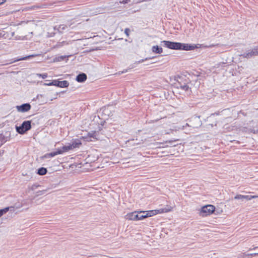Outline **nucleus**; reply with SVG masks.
Here are the masks:
<instances>
[{
    "label": "nucleus",
    "mask_w": 258,
    "mask_h": 258,
    "mask_svg": "<svg viewBox=\"0 0 258 258\" xmlns=\"http://www.w3.org/2000/svg\"><path fill=\"white\" fill-rule=\"evenodd\" d=\"M38 76L41 77L43 79H45L47 77V74L46 73L42 74H37Z\"/></svg>",
    "instance_id": "393cba45"
},
{
    "label": "nucleus",
    "mask_w": 258,
    "mask_h": 258,
    "mask_svg": "<svg viewBox=\"0 0 258 258\" xmlns=\"http://www.w3.org/2000/svg\"><path fill=\"white\" fill-rule=\"evenodd\" d=\"M72 147L70 146V144L67 146H63L61 149H58V151L61 152V154L68 152L70 150H71Z\"/></svg>",
    "instance_id": "ddd939ff"
},
{
    "label": "nucleus",
    "mask_w": 258,
    "mask_h": 258,
    "mask_svg": "<svg viewBox=\"0 0 258 258\" xmlns=\"http://www.w3.org/2000/svg\"><path fill=\"white\" fill-rule=\"evenodd\" d=\"M6 0H0V5L4 4Z\"/></svg>",
    "instance_id": "c85d7f7f"
},
{
    "label": "nucleus",
    "mask_w": 258,
    "mask_h": 258,
    "mask_svg": "<svg viewBox=\"0 0 258 258\" xmlns=\"http://www.w3.org/2000/svg\"><path fill=\"white\" fill-rule=\"evenodd\" d=\"M66 57L67 56L66 55H64V56H63V55L59 56H58L57 57H55V60L56 61H60L63 60L66 58Z\"/></svg>",
    "instance_id": "aec40b11"
},
{
    "label": "nucleus",
    "mask_w": 258,
    "mask_h": 258,
    "mask_svg": "<svg viewBox=\"0 0 258 258\" xmlns=\"http://www.w3.org/2000/svg\"><path fill=\"white\" fill-rule=\"evenodd\" d=\"M173 141H167L166 143H169L171 144Z\"/></svg>",
    "instance_id": "c756f323"
},
{
    "label": "nucleus",
    "mask_w": 258,
    "mask_h": 258,
    "mask_svg": "<svg viewBox=\"0 0 258 258\" xmlns=\"http://www.w3.org/2000/svg\"><path fill=\"white\" fill-rule=\"evenodd\" d=\"M148 59V58H146L145 59H141V60L139 61V63L143 62L145 60H147Z\"/></svg>",
    "instance_id": "cd10ccee"
},
{
    "label": "nucleus",
    "mask_w": 258,
    "mask_h": 258,
    "mask_svg": "<svg viewBox=\"0 0 258 258\" xmlns=\"http://www.w3.org/2000/svg\"><path fill=\"white\" fill-rule=\"evenodd\" d=\"M45 85L46 86H52V85L54 86V84H52V81L49 83H47V84L45 83Z\"/></svg>",
    "instance_id": "bb28decb"
},
{
    "label": "nucleus",
    "mask_w": 258,
    "mask_h": 258,
    "mask_svg": "<svg viewBox=\"0 0 258 258\" xmlns=\"http://www.w3.org/2000/svg\"><path fill=\"white\" fill-rule=\"evenodd\" d=\"M61 154V152L58 151V149L55 152H52L50 153H47L44 155L45 158H51L57 155Z\"/></svg>",
    "instance_id": "9b49d317"
},
{
    "label": "nucleus",
    "mask_w": 258,
    "mask_h": 258,
    "mask_svg": "<svg viewBox=\"0 0 258 258\" xmlns=\"http://www.w3.org/2000/svg\"><path fill=\"white\" fill-rule=\"evenodd\" d=\"M67 44L68 43H67L66 41H62L61 42H58L54 46L55 48H59L63 46L64 44Z\"/></svg>",
    "instance_id": "412c9836"
},
{
    "label": "nucleus",
    "mask_w": 258,
    "mask_h": 258,
    "mask_svg": "<svg viewBox=\"0 0 258 258\" xmlns=\"http://www.w3.org/2000/svg\"><path fill=\"white\" fill-rule=\"evenodd\" d=\"M243 196V195H237L236 196L234 197V199L235 200H241L242 201H243L244 198H240L239 197Z\"/></svg>",
    "instance_id": "4be33fe9"
},
{
    "label": "nucleus",
    "mask_w": 258,
    "mask_h": 258,
    "mask_svg": "<svg viewBox=\"0 0 258 258\" xmlns=\"http://www.w3.org/2000/svg\"><path fill=\"white\" fill-rule=\"evenodd\" d=\"M33 56H34L33 55H30L29 56L21 58L19 59L18 60H26V59H27L28 58H30V57H33Z\"/></svg>",
    "instance_id": "5701e85b"
},
{
    "label": "nucleus",
    "mask_w": 258,
    "mask_h": 258,
    "mask_svg": "<svg viewBox=\"0 0 258 258\" xmlns=\"http://www.w3.org/2000/svg\"><path fill=\"white\" fill-rule=\"evenodd\" d=\"M56 98H57V97H55L53 98V99H50V100H51V101H52V100H53V99H56Z\"/></svg>",
    "instance_id": "f704fd0d"
},
{
    "label": "nucleus",
    "mask_w": 258,
    "mask_h": 258,
    "mask_svg": "<svg viewBox=\"0 0 258 258\" xmlns=\"http://www.w3.org/2000/svg\"><path fill=\"white\" fill-rule=\"evenodd\" d=\"M47 170L44 167H41L37 170V174L40 175H44L47 173Z\"/></svg>",
    "instance_id": "4468645a"
},
{
    "label": "nucleus",
    "mask_w": 258,
    "mask_h": 258,
    "mask_svg": "<svg viewBox=\"0 0 258 258\" xmlns=\"http://www.w3.org/2000/svg\"><path fill=\"white\" fill-rule=\"evenodd\" d=\"M90 135V137H93V134H91L90 133L89 134Z\"/></svg>",
    "instance_id": "473e14b6"
},
{
    "label": "nucleus",
    "mask_w": 258,
    "mask_h": 258,
    "mask_svg": "<svg viewBox=\"0 0 258 258\" xmlns=\"http://www.w3.org/2000/svg\"><path fill=\"white\" fill-rule=\"evenodd\" d=\"M52 84H54V86L60 88L68 87L69 85V83L67 81H59L57 80H52Z\"/></svg>",
    "instance_id": "423d86ee"
},
{
    "label": "nucleus",
    "mask_w": 258,
    "mask_h": 258,
    "mask_svg": "<svg viewBox=\"0 0 258 258\" xmlns=\"http://www.w3.org/2000/svg\"><path fill=\"white\" fill-rule=\"evenodd\" d=\"M38 186L37 185H33L32 186V189H35V188H36Z\"/></svg>",
    "instance_id": "7c9ffc66"
},
{
    "label": "nucleus",
    "mask_w": 258,
    "mask_h": 258,
    "mask_svg": "<svg viewBox=\"0 0 258 258\" xmlns=\"http://www.w3.org/2000/svg\"><path fill=\"white\" fill-rule=\"evenodd\" d=\"M130 29L129 28H125L124 30V33L126 34V36H128L130 35Z\"/></svg>",
    "instance_id": "b1692460"
},
{
    "label": "nucleus",
    "mask_w": 258,
    "mask_h": 258,
    "mask_svg": "<svg viewBox=\"0 0 258 258\" xmlns=\"http://www.w3.org/2000/svg\"><path fill=\"white\" fill-rule=\"evenodd\" d=\"M215 210V207L211 205H208L203 207L200 212V216L206 217L212 214Z\"/></svg>",
    "instance_id": "7ed1b4c3"
},
{
    "label": "nucleus",
    "mask_w": 258,
    "mask_h": 258,
    "mask_svg": "<svg viewBox=\"0 0 258 258\" xmlns=\"http://www.w3.org/2000/svg\"><path fill=\"white\" fill-rule=\"evenodd\" d=\"M87 78V75L85 73H81L76 77V81L80 83L84 82Z\"/></svg>",
    "instance_id": "1a4fd4ad"
},
{
    "label": "nucleus",
    "mask_w": 258,
    "mask_h": 258,
    "mask_svg": "<svg viewBox=\"0 0 258 258\" xmlns=\"http://www.w3.org/2000/svg\"><path fill=\"white\" fill-rule=\"evenodd\" d=\"M177 85V88H180L184 91H187L189 89L188 86H187L185 83L182 84L181 83L178 82Z\"/></svg>",
    "instance_id": "f3484780"
},
{
    "label": "nucleus",
    "mask_w": 258,
    "mask_h": 258,
    "mask_svg": "<svg viewBox=\"0 0 258 258\" xmlns=\"http://www.w3.org/2000/svg\"><path fill=\"white\" fill-rule=\"evenodd\" d=\"M257 248H258V246H256V247H253L252 248V249L255 250V249H257ZM250 250H252V249H250Z\"/></svg>",
    "instance_id": "2f4dec72"
},
{
    "label": "nucleus",
    "mask_w": 258,
    "mask_h": 258,
    "mask_svg": "<svg viewBox=\"0 0 258 258\" xmlns=\"http://www.w3.org/2000/svg\"><path fill=\"white\" fill-rule=\"evenodd\" d=\"M172 208L171 207L167 206L164 209H161L158 210H151L146 211V215H147V217H150L154 215H156L158 213H161L162 212H168L171 210Z\"/></svg>",
    "instance_id": "20e7f679"
},
{
    "label": "nucleus",
    "mask_w": 258,
    "mask_h": 258,
    "mask_svg": "<svg viewBox=\"0 0 258 258\" xmlns=\"http://www.w3.org/2000/svg\"><path fill=\"white\" fill-rule=\"evenodd\" d=\"M139 220H142L145 218H147V215H146V211H138Z\"/></svg>",
    "instance_id": "dca6fc26"
},
{
    "label": "nucleus",
    "mask_w": 258,
    "mask_h": 258,
    "mask_svg": "<svg viewBox=\"0 0 258 258\" xmlns=\"http://www.w3.org/2000/svg\"><path fill=\"white\" fill-rule=\"evenodd\" d=\"M82 144L80 141L77 140L73 141L72 144H70L72 147V149H74L76 148H78Z\"/></svg>",
    "instance_id": "f8f14e48"
},
{
    "label": "nucleus",
    "mask_w": 258,
    "mask_h": 258,
    "mask_svg": "<svg viewBox=\"0 0 258 258\" xmlns=\"http://www.w3.org/2000/svg\"><path fill=\"white\" fill-rule=\"evenodd\" d=\"M240 198H244V199L247 200V201H249V200H251L252 199H255V198H257L258 197L257 196H241V197H239Z\"/></svg>",
    "instance_id": "6ab92c4d"
},
{
    "label": "nucleus",
    "mask_w": 258,
    "mask_h": 258,
    "mask_svg": "<svg viewBox=\"0 0 258 258\" xmlns=\"http://www.w3.org/2000/svg\"><path fill=\"white\" fill-rule=\"evenodd\" d=\"M14 207L13 206L10 207H6L3 209L0 210V217H1L4 214L7 213L9 210H13Z\"/></svg>",
    "instance_id": "2eb2a0df"
},
{
    "label": "nucleus",
    "mask_w": 258,
    "mask_h": 258,
    "mask_svg": "<svg viewBox=\"0 0 258 258\" xmlns=\"http://www.w3.org/2000/svg\"><path fill=\"white\" fill-rule=\"evenodd\" d=\"M127 72V71H126V70H125V71H122V73H125V72Z\"/></svg>",
    "instance_id": "c9c22d12"
},
{
    "label": "nucleus",
    "mask_w": 258,
    "mask_h": 258,
    "mask_svg": "<svg viewBox=\"0 0 258 258\" xmlns=\"http://www.w3.org/2000/svg\"><path fill=\"white\" fill-rule=\"evenodd\" d=\"M131 0H122V1H120V3L121 4H125L128 3Z\"/></svg>",
    "instance_id": "a878e982"
},
{
    "label": "nucleus",
    "mask_w": 258,
    "mask_h": 258,
    "mask_svg": "<svg viewBox=\"0 0 258 258\" xmlns=\"http://www.w3.org/2000/svg\"><path fill=\"white\" fill-rule=\"evenodd\" d=\"M138 211L130 213L125 216V218L128 220L138 221L139 220V217Z\"/></svg>",
    "instance_id": "0eeeda50"
},
{
    "label": "nucleus",
    "mask_w": 258,
    "mask_h": 258,
    "mask_svg": "<svg viewBox=\"0 0 258 258\" xmlns=\"http://www.w3.org/2000/svg\"><path fill=\"white\" fill-rule=\"evenodd\" d=\"M251 255H258V253H255L253 254H251Z\"/></svg>",
    "instance_id": "72a5a7b5"
},
{
    "label": "nucleus",
    "mask_w": 258,
    "mask_h": 258,
    "mask_svg": "<svg viewBox=\"0 0 258 258\" xmlns=\"http://www.w3.org/2000/svg\"><path fill=\"white\" fill-rule=\"evenodd\" d=\"M161 43H163L164 46L168 48L174 50H191L199 47L195 44L182 43L166 40L161 41Z\"/></svg>",
    "instance_id": "f257e3e1"
},
{
    "label": "nucleus",
    "mask_w": 258,
    "mask_h": 258,
    "mask_svg": "<svg viewBox=\"0 0 258 258\" xmlns=\"http://www.w3.org/2000/svg\"><path fill=\"white\" fill-rule=\"evenodd\" d=\"M137 139H131V140H128L127 142H126V144H128L129 145H131V146H135V145H139L140 144V143L139 142H137Z\"/></svg>",
    "instance_id": "a211bd4d"
},
{
    "label": "nucleus",
    "mask_w": 258,
    "mask_h": 258,
    "mask_svg": "<svg viewBox=\"0 0 258 258\" xmlns=\"http://www.w3.org/2000/svg\"><path fill=\"white\" fill-rule=\"evenodd\" d=\"M43 191H40L39 192H42Z\"/></svg>",
    "instance_id": "e433bc0d"
},
{
    "label": "nucleus",
    "mask_w": 258,
    "mask_h": 258,
    "mask_svg": "<svg viewBox=\"0 0 258 258\" xmlns=\"http://www.w3.org/2000/svg\"><path fill=\"white\" fill-rule=\"evenodd\" d=\"M31 105L29 103H24L20 106H17V111L21 112H25L31 109Z\"/></svg>",
    "instance_id": "39448f33"
},
{
    "label": "nucleus",
    "mask_w": 258,
    "mask_h": 258,
    "mask_svg": "<svg viewBox=\"0 0 258 258\" xmlns=\"http://www.w3.org/2000/svg\"><path fill=\"white\" fill-rule=\"evenodd\" d=\"M244 57L247 58H250L254 56L258 55V47L254 48L251 51L245 53L242 55Z\"/></svg>",
    "instance_id": "6e6552de"
},
{
    "label": "nucleus",
    "mask_w": 258,
    "mask_h": 258,
    "mask_svg": "<svg viewBox=\"0 0 258 258\" xmlns=\"http://www.w3.org/2000/svg\"><path fill=\"white\" fill-rule=\"evenodd\" d=\"M16 128L19 134L23 135L31 128V121H24L20 126H16Z\"/></svg>",
    "instance_id": "f03ea898"
},
{
    "label": "nucleus",
    "mask_w": 258,
    "mask_h": 258,
    "mask_svg": "<svg viewBox=\"0 0 258 258\" xmlns=\"http://www.w3.org/2000/svg\"><path fill=\"white\" fill-rule=\"evenodd\" d=\"M152 51L155 53L160 54L163 52V49L158 45L153 46L152 47Z\"/></svg>",
    "instance_id": "9d476101"
}]
</instances>
